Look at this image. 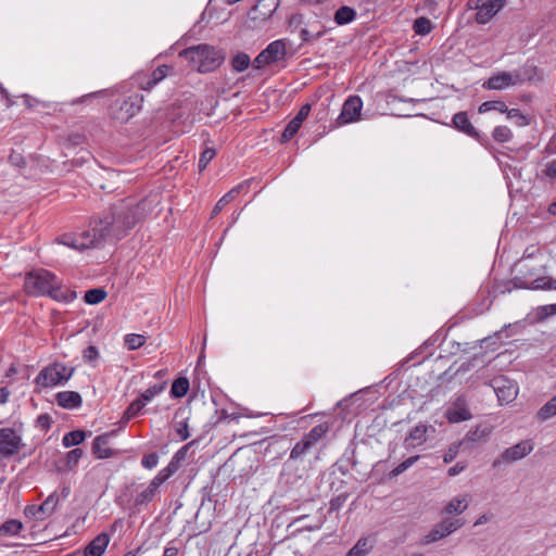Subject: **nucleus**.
Wrapping results in <instances>:
<instances>
[{
  "instance_id": "nucleus-1",
  "label": "nucleus",
  "mask_w": 556,
  "mask_h": 556,
  "mask_svg": "<svg viewBox=\"0 0 556 556\" xmlns=\"http://www.w3.org/2000/svg\"><path fill=\"white\" fill-rule=\"evenodd\" d=\"M149 208L147 199L136 203L129 199L122 200L113 204L102 217L92 220V231L99 232V238L103 241L109 238L119 240L144 218Z\"/></svg>"
},
{
  "instance_id": "nucleus-2",
  "label": "nucleus",
  "mask_w": 556,
  "mask_h": 556,
  "mask_svg": "<svg viewBox=\"0 0 556 556\" xmlns=\"http://www.w3.org/2000/svg\"><path fill=\"white\" fill-rule=\"evenodd\" d=\"M179 56L188 61L199 73H210L218 68L225 61L223 50L201 43L184 49Z\"/></svg>"
},
{
  "instance_id": "nucleus-3",
  "label": "nucleus",
  "mask_w": 556,
  "mask_h": 556,
  "mask_svg": "<svg viewBox=\"0 0 556 556\" xmlns=\"http://www.w3.org/2000/svg\"><path fill=\"white\" fill-rule=\"evenodd\" d=\"M56 281V276L47 269L33 270L25 276L24 290L33 296L48 295Z\"/></svg>"
},
{
  "instance_id": "nucleus-4",
  "label": "nucleus",
  "mask_w": 556,
  "mask_h": 556,
  "mask_svg": "<svg viewBox=\"0 0 556 556\" xmlns=\"http://www.w3.org/2000/svg\"><path fill=\"white\" fill-rule=\"evenodd\" d=\"M143 96L134 93L128 97H119L110 105V115L119 123H126L141 110Z\"/></svg>"
},
{
  "instance_id": "nucleus-5",
  "label": "nucleus",
  "mask_w": 556,
  "mask_h": 556,
  "mask_svg": "<svg viewBox=\"0 0 556 556\" xmlns=\"http://www.w3.org/2000/svg\"><path fill=\"white\" fill-rule=\"evenodd\" d=\"M74 368H67L62 363H52L43 367L35 379V383L41 388H50L65 384L73 376Z\"/></svg>"
},
{
  "instance_id": "nucleus-6",
  "label": "nucleus",
  "mask_w": 556,
  "mask_h": 556,
  "mask_svg": "<svg viewBox=\"0 0 556 556\" xmlns=\"http://www.w3.org/2000/svg\"><path fill=\"white\" fill-rule=\"evenodd\" d=\"M328 430L329 427L327 424H319L313 427L295 443L290 452L289 458L295 462H302Z\"/></svg>"
},
{
  "instance_id": "nucleus-7",
  "label": "nucleus",
  "mask_w": 556,
  "mask_h": 556,
  "mask_svg": "<svg viewBox=\"0 0 556 556\" xmlns=\"http://www.w3.org/2000/svg\"><path fill=\"white\" fill-rule=\"evenodd\" d=\"M56 241L72 249L83 251L90 248H99L104 241L100 240L99 232L84 231L79 236L64 233L56 238Z\"/></svg>"
},
{
  "instance_id": "nucleus-8",
  "label": "nucleus",
  "mask_w": 556,
  "mask_h": 556,
  "mask_svg": "<svg viewBox=\"0 0 556 556\" xmlns=\"http://www.w3.org/2000/svg\"><path fill=\"white\" fill-rule=\"evenodd\" d=\"M464 526V520L460 518H445L437 523L431 531L422 539L424 544H431L450 535L454 531Z\"/></svg>"
},
{
  "instance_id": "nucleus-9",
  "label": "nucleus",
  "mask_w": 556,
  "mask_h": 556,
  "mask_svg": "<svg viewBox=\"0 0 556 556\" xmlns=\"http://www.w3.org/2000/svg\"><path fill=\"white\" fill-rule=\"evenodd\" d=\"M22 438L12 428L0 429V458H9L23 446Z\"/></svg>"
},
{
  "instance_id": "nucleus-10",
  "label": "nucleus",
  "mask_w": 556,
  "mask_h": 556,
  "mask_svg": "<svg viewBox=\"0 0 556 556\" xmlns=\"http://www.w3.org/2000/svg\"><path fill=\"white\" fill-rule=\"evenodd\" d=\"M534 448V444L531 440H523L519 443L515 444L514 446H510L506 448L502 454L500 459H495L493 462V467L496 468L500 466V464L503 463H514L519 459H522L528 454H530Z\"/></svg>"
},
{
  "instance_id": "nucleus-11",
  "label": "nucleus",
  "mask_w": 556,
  "mask_h": 556,
  "mask_svg": "<svg viewBox=\"0 0 556 556\" xmlns=\"http://www.w3.org/2000/svg\"><path fill=\"white\" fill-rule=\"evenodd\" d=\"M363 108V101L358 96H350L343 103L340 115L336 124L342 126L359 119Z\"/></svg>"
},
{
  "instance_id": "nucleus-12",
  "label": "nucleus",
  "mask_w": 556,
  "mask_h": 556,
  "mask_svg": "<svg viewBox=\"0 0 556 556\" xmlns=\"http://www.w3.org/2000/svg\"><path fill=\"white\" fill-rule=\"evenodd\" d=\"M445 417L451 424L466 421L472 418L468 402L464 395H458L451 403L445 412Z\"/></svg>"
},
{
  "instance_id": "nucleus-13",
  "label": "nucleus",
  "mask_w": 556,
  "mask_h": 556,
  "mask_svg": "<svg viewBox=\"0 0 556 556\" xmlns=\"http://www.w3.org/2000/svg\"><path fill=\"white\" fill-rule=\"evenodd\" d=\"M279 4L280 0H258L249 12V17L256 25H260L273 16Z\"/></svg>"
},
{
  "instance_id": "nucleus-14",
  "label": "nucleus",
  "mask_w": 556,
  "mask_h": 556,
  "mask_svg": "<svg viewBox=\"0 0 556 556\" xmlns=\"http://www.w3.org/2000/svg\"><path fill=\"white\" fill-rule=\"evenodd\" d=\"M453 126L458 130L464 132L465 135L473 138L481 144H486L488 138L481 135L476 127L471 124L467 112H458L454 114L452 119Z\"/></svg>"
},
{
  "instance_id": "nucleus-15",
  "label": "nucleus",
  "mask_w": 556,
  "mask_h": 556,
  "mask_svg": "<svg viewBox=\"0 0 556 556\" xmlns=\"http://www.w3.org/2000/svg\"><path fill=\"white\" fill-rule=\"evenodd\" d=\"M511 283L518 289L530 290H556V279L551 276H542L528 282L523 277L516 276L511 279Z\"/></svg>"
},
{
  "instance_id": "nucleus-16",
  "label": "nucleus",
  "mask_w": 556,
  "mask_h": 556,
  "mask_svg": "<svg viewBox=\"0 0 556 556\" xmlns=\"http://www.w3.org/2000/svg\"><path fill=\"white\" fill-rule=\"evenodd\" d=\"M116 434L117 430H111L109 432L96 437L91 446L92 454L99 459L111 458L117 455V452L108 446L110 443V439L112 437H115Z\"/></svg>"
},
{
  "instance_id": "nucleus-17",
  "label": "nucleus",
  "mask_w": 556,
  "mask_h": 556,
  "mask_svg": "<svg viewBox=\"0 0 556 556\" xmlns=\"http://www.w3.org/2000/svg\"><path fill=\"white\" fill-rule=\"evenodd\" d=\"M493 389L501 403H510L517 395L516 386L507 378L501 376L496 377L492 381Z\"/></svg>"
},
{
  "instance_id": "nucleus-18",
  "label": "nucleus",
  "mask_w": 556,
  "mask_h": 556,
  "mask_svg": "<svg viewBox=\"0 0 556 556\" xmlns=\"http://www.w3.org/2000/svg\"><path fill=\"white\" fill-rule=\"evenodd\" d=\"M519 75L514 76L511 73L502 72L491 76L488 80L482 84V88L485 90H502L509 86L516 85Z\"/></svg>"
},
{
  "instance_id": "nucleus-19",
  "label": "nucleus",
  "mask_w": 556,
  "mask_h": 556,
  "mask_svg": "<svg viewBox=\"0 0 556 556\" xmlns=\"http://www.w3.org/2000/svg\"><path fill=\"white\" fill-rule=\"evenodd\" d=\"M161 485L162 483L153 478L149 485L135 497L134 509L140 511L142 507H147L159 494V488Z\"/></svg>"
},
{
  "instance_id": "nucleus-20",
  "label": "nucleus",
  "mask_w": 556,
  "mask_h": 556,
  "mask_svg": "<svg viewBox=\"0 0 556 556\" xmlns=\"http://www.w3.org/2000/svg\"><path fill=\"white\" fill-rule=\"evenodd\" d=\"M492 432V427L489 425H478L475 429L469 430L462 443L465 444V447H469L471 444L486 442Z\"/></svg>"
},
{
  "instance_id": "nucleus-21",
  "label": "nucleus",
  "mask_w": 556,
  "mask_h": 556,
  "mask_svg": "<svg viewBox=\"0 0 556 556\" xmlns=\"http://www.w3.org/2000/svg\"><path fill=\"white\" fill-rule=\"evenodd\" d=\"M169 70L170 66L165 64L157 66L151 74L140 78V89L146 91L151 90L154 86H156L161 80H163L167 76Z\"/></svg>"
},
{
  "instance_id": "nucleus-22",
  "label": "nucleus",
  "mask_w": 556,
  "mask_h": 556,
  "mask_svg": "<svg viewBox=\"0 0 556 556\" xmlns=\"http://www.w3.org/2000/svg\"><path fill=\"white\" fill-rule=\"evenodd\" d=\"M109 542L110 536L108 533L102 532L98 534L85 547L84 556H101L105 552Z\"/></svg>"
},
{
  "instance_id": "nucleus-23",
  "label": "nucleus",
  "mask_w": 556,
  "mask_h": 556,
  "mask_svg": "<svg viewBox=\"0 0 556 556\" xmlns=\"http://www.w3.org/2000/svg\"><path fill=\"white\" fill-rule=\"evenodd\" d=\"M58 405L65 409L80 407L83 404L81 395L76 391H62L55 394Z\"/></svg>"
},
{
  "instance_id": "nucleus-24",
  "label": "nucleus",
  "mask_w": 556,
  "mask_h": 556,
  "mask_svg": "<svg viewBox=\"0 0 556 556\" xmlns=\"http://www.w3.org/2000/svg\"><path fill=\"white\" fill-rule=\"evenodd\" d=\"M249 185H250V181L245 180V181L239 184L238 186H236L235 188H232L225 195H223L217 201L215 206L213 207L212 213H211V218H214L215 216H217L222 212V210L225 207V205H227L230 201H232L242 190L247 189L249 187Z\"/></svg>"
},
{
  "instance_id": "nucleus-25",
  "label": "nucleus",
  "mask_w": 556,
  "mask_h": 556,
  "mask_svg": "<svg viewBox=\"0 0 556 556\" xmlns=\"http://www.w3.org/2000/svg\"><path fill=\"white\" fill-rule=\"evenodd\" d=\"M473 8L477 10L475 21L481 25L486 24L497 13L488 0H478Z\"/></svg>"
},
{
  "instance_id": "nucleus-26",
  "label": "nucleus",
  "mask_w": 556,
  "mask_h": 556,
  "mask_svg": "<svg viewBox=\"0 0 556 556\" xmlns=\"http://www.w3.org/2000/svg\"><path fill=\"white\" fill-rule=\"evenodd\" d=\"M264 52L271 64L277 63L286 58V43L281 39L275 40L264 49Z\"/></svg>"
},
{
  "instance_id": "nucleus-27",
  "label": "nucleus",
  "mask_w": 556,
  "mask_h": 556,
  "mask_svg": "<svg viewBox=\"0 0 556 556\" xmlns=\"http://www.w3.org/2000/svg\"><path fill=\"white\" fill-rule=\"evenodd\" d=\"M356 11L349 7V5H342L340 7L333 15V21L337 25H346L353 22L356 18Z\"/></svg>"
},
{
  "instance_id": "nucleus-28",
  "label": "nucleus",
  "mask_w": 556,
  "mask_h": 556,
  "mask_svg": "<svg viewBox=\"0 0 556 556\" xmlns=\"http://www.w3.org/2000/svg\"><path fill=\"white\" fill-rule=\"evenodd\" d=\"M48 296L59 302L68 303L77 298V293L76 291L73 290H63L59 281H56L51 291L49 292Z\"/></svg>"
},
{
  "instance_id": "nucleus-29",
  "label": "nucleus",
  "mask_w": 556,
  "mask_h": 556,
  "mask_svg": "<svg viewBox=\"0 0 556 556\" xmlns=\"http://www.w3.org/2000/svg\"><path fill=\"white\" fill-rule=\"evenodd\" d=\"M59 503V496L55 493L50 494L40 505H38L37 513H41L38 519L42 520L53 514Z\"/></svg>"
},
{
  "instance_id": "nucleus-30",
  "label": "nucleus",
  "mask_w": 556,
  "mask_h": 556,
  "mask_svg": "<svg viewBox=\"0 0 556 556\" xmlns=\"http://www.w3.org/2000/svg\"><path fill=\"white\" fill-rule=\"evenodd\" d=\"M190 388V383L187 377H178L172 383L170 396L174 399H180L185 396Z\"/></svg>"
},
{
  "instance_id": "nucleus-31",
  "label": "nucleus",
  "mask_w": 556,
  "mask_h": 556,
  "mask_svg": "<svg viewBox=\"0 0 556 556\" xmlns=\"http://www.w3.org/2000/svg\"><path fill=\"white\" fill-rule=\"evenodd\" d=\"M87 437V432L84 430H73L64 434L62 444L65 447L77 446L81 444Z\"/></svg>"
},
{
  "instance_id": "nucleus-32",
  "label": "nucleus",
  "mask_w": 556,
  "mask_h": 556,
  "mask_svg": "<svg viewBox=\"0 0 556 556\" xmlns=\"http://www.w3.org/2000/svg\"><path fill=\"white\" fill-rule=\"evenodd\" d=\"M23 529V523L17 519H9L0 526L1 536L16 535Z\"/></svg>"
},
{
  "instance_id": "nucleus-33",
  "label": "nucleus",
  "mask_w": 556,
  "mask_h": 556,
  "mask_svg": "<svg viewBox=\"0 0 556 556\" xmlns=\"http://www.w3.org/2000/svg\"><path fill=\"white\" fill-rule=\"evenodd\" d=\"M108 293L103 288H93L86 291L84 295V301L87 304L96 305L101 303L105 298Z\"/></svg>"
},
{
  "instance_id": "nucleus-34",
  "label": "nucleus",
  "mask_w": 556,
  "mask_h": 556,
  "mask_svg": "<svg viewBox=\"0 0 556 556\" xmlns=\"http://www.w3.org/2000/svg\"><path fill=\"white\" fill-rule=\"evenodd\" d=\"M433 28L432 22L425 16H420L414 21L413 29L416 35L426 36L431 33Z\"/></svg>"
},
{
  "instance_id": "nucleus-35",
  "label": "nucleus",
  "mask_w": 556,
  "mask_h": 556,
  "mask_svg": "<svg viewBox=\"0 0 556 556\" xmlns=\"http://www.w3.org/2000/svg\"><path fill=\"white\" fill-rule=\"evenodd\" d=\"M427 427L424 425L415 426L410 429L406 442L410 441L412 445L421 444L426 441Z\"/></svg>"
},
{
  "instance_id": "nucleus-36",
  "label": "nucleus",
  "mask_w": 556,
  "mask_h": 556,
  "mask_svg": "<svg viewBox=\"0 0 556 556\" xmlns=\"http://www.w3.org/2000/svg\"><path fill=\"white\" fill-rule=\"evenodd\" d=\"M372 548L366 538L359 539L356 544L346 553V556H366Z\"/></svg>"
},
{
  "instance_id": "nucleus-37",
  "label": "nucleus",
  "mask_w": 556,
  "mask_h": 556,
  "mask_svg": "<svg viewBox=\"0 0 556 556\" xmlns=\"http://www.w3.org/2000/svg\"><path fill=\"white\" fill-rule=\"evenodd\" d=\"M180 464L172 457L168 465L163 468L154 478L162 484L168 480L180 468Z\"/></svg>"
},
{
  "instance_id": "nucleus-38",
  "label": "nucleus",
  "mask_w": 556,
  "mask_h": 556,
  "mask_svg": "<svg viewBox=\"0 0 556 556\" xmlns=\"http://www.w3.org/2000/svg\"><path fill=\"white\" fill-rule=\"evenodd\" d=\"M251 64L250 56L245 52H238L232 59H231V67L236 72H243L245 71Z\"/></svg>"
},
{
  "instance_id": "nucleus-39",
  "label": "nucleus",
  "mask_w": 556,
  "mask_h": 556,
  "mask_svg": "<svg viewBox=\"0 0 556 556\" xmlns=\"http://www.w3.org/2000/svg\"><path fill=\"white\" fill-rule=\"evenodd\" d=\"M84 456V450L80 448V447H76L72 451H70L68 453H66L65 455V459H64V468L65 469H68V470H72L74 469L79 459Z\"/></svg>"
},
{
  "instance_id": "nucleus-40",
  "label": "nucleus",
  "mask_w": 556,
  "mask_h": 556,
  "mask_svg": "<svg viewBox=\"0 0 556 556\" xmlns=\"http://www.w3.org/2000/svg\"><path fill=\"white\" fill-rule=\"evenodd\" d=\"M556 415V395L545 403L538 412L540 420H547Z\"/></svg>"
},
{
  "instance_id": "nucleus-41",
  "label": "nucleus",
  "mask_w": 556,
  "mask_h": 556,
  "mask_svg": "<svg viewBox=\"0 0 556 556\" xmlns=\"http://www.w3.org/2000/svg\"><path fill=\"white\" fill-rule=\"evenodd\" d=\"M146 404L147 403L140 396L134 400L126 408L123 418L130 420L131 418L136 417L143 409Z\"/></svg>"
},
{
  "instance_id": "nucleus-42",
  "label": "nucleus",
  "mask_w": 556,
  "mask_h": 556,
  "mask_svg": "<svg viewBox=\"0 0 556 556\" xmlns=\"http://www.w3.org/2000/svg\"><path fill=\"white\" fill-rule=\"evenodd\" d=\"M507 117L515 121L517 126H528L531 123V118L525 115L519 109H508L505 112Z\"/></svg>"
},
{
  "instance_id": "nucleus-43",
  "label": "nucleus",
  "mask_w": 556,
  "mask_h": 556,
  "mask_svg": "<svg viewBox=\"0 0 556 556\" xmlns=\"http://www.w3.org/2000/svg\"><path fill=\"white\" fill-rule=\"evenodd\" d=\"M492 138L498 143H504L513 138V134L507 126H496L492 131Z\"/></svg>"
},
{
  "instance_id": "nucleus-44",
  "label": "nucleus",
  "mask_w": 556,
  "mask_h": 556,
  "mask_svg": "<svg viewBox=\"0 0 556 556\" xmlns=\"http://www.w3.org/2000/svg\"><path fill=\"white\" fill-rule=\"evenodd\" d=\"M491 110L498 111L501 113H505L507 111V105L505 102L501 100H494V101H485L482 104H480L478 112L479 113H486Z\"/></svg>"
},
{
  "instance_id": "nucleus-45",
  "label": "nucleus",
  "mask_w": 556,
  "mask_h": 556,
  "mask_svg": "<svg viewBox=\"0 0 556 556\" xmlns=\"http://www.w3.org/2000/svg\"><path fill=\"white\" fill-rule=\"evenodd\" d=\"M419 457H420L419 455L410 456L407 459H405L404 462H402L401 464H399L395 468H393L389 472V478L393 479V478L400 476L401 473H403L410 466H413L419 459Z\"/></svg>"
},
{
  "instance_id": "nucleus-46",
  "label": "nucleus",
  "mask_w": 556,
  "mask_h": 556,
  "mask_svg": "<svg viewBox=\"0 0 556 556\" xmlns=\"http://www.w3.org/2000/svg\"><path fill=\"white\" fill-rule=\"evenodd\" d=\"M301 126L302 124L292 118L287 124L285 130L282 131L280 141L288 142L289 140H291L294 137V135L299 131Z\"/></svg>"
},
{
  "instance_id": "nucleus-47",
  "label": "nucleus",
  "mask_w": 556,
  "mask_h": 556,
  "mask_svg": "<svg viewBox=\"0 0 556 556\" xmlns=\"http://www.w3.org/2000/svg\"><path fill=\"white\" fill-rule=\"evenodd\" d=\"M146 342V337L142 334L130 333L125 337V344L128 346V350L135 351L141 348Z\"/></svg>"
},
{
  "instance_id": "nucleus-48",
  "label": "nucleus",
  "mask_w": 556,
  "mask_h": 556,
  "mask_svg": "<svg viewBox=\"0 0 556 556\" xmlns=\"http://www.w3.org/2000/svg\"><path fill=\"white\" fill-rule=\"evenodd\" d=\"M467 508V504H464L463 500L457 497L451 500L444 507L446 514H462Z\"/></svg>"
},
{
  "instance_id": "nucleus-49",
  "label": "nucleus",
  "mask_w": 556,
  "mask_h": 556,
  "mask_svg": "<svg viewBox=\"0 0 556 556\" xmlns=\"http://www.w3.org/2000/svg\"><path fill=\"white\" fill-rule=\"evenodd\" d=\"M166 387V382L153 384L149 387L144 392L140 394V397L147 403L151 401L155 395L161 393Z\"/></svg>"
},
{
  "instance_id": "nucleus-50",
  "label": "nucleus",
  "mask_w": 556,
  "mask_h": 556,
  "mask_svg": "<svg viewBox=\"0 0 556 556\" xmlns=\"http://www.w3.org/2000/svg\"><path fill=\"white\" fill-rule=\"evenodd\" d=\"M216 155V150L213 149V148H206L200 155V160H199V170L200 172H203L207 164L214 159V156Z\"/></svg>"
},
{
  "instance_id": "nucleus-51",
  "label": "nucleus",
  "mask_w": 556,
  "mask_h": 556,
  "mask_svg": "<svg viewBox=\"0 0 556 556\" xmlns=\"http://www.w3.org/2000/svg\"><path fill=\"white\" fill-rule=\"evenodd\" d=\"M462 446L465 447V444L462 443V440L459 442H455V443L451 444L450 447L447 448V451L443 455V462L445 464L452 463L456 458Z\"/></svg>"
},
{
  "instance_id": "nucleus-52",
  "label": "nucleus",
  "mask_w": 556,
  "mask_h": 556,
  "mask_svg": "<svg viewBox=\"0 0 556 556\" xmlns=\"http://www.w3.org/2000/svg\"><path fill=\"white\" fill-rule=\"evenodd\" d=\"M199 442V439H194L189 443L181 446L173 456L175 462H178L180 465L186 460L189 450Z\"/></svg>"
},
{
  "instance_id": "nucleus-53",
  "label": "nucleus",
  "mask_w": 556,
  "mask_h": 556,
  "mask_svg": "<svg viewBox=\"0 0 556 556\" xmlns=\"http://www.w3.org/2000/svg\"><path fill=\"white\" fill-rule=\"evenodd\" d=\"M157 463L159 454L156 452L146 454L141 459V465L146 469H153L154 467H156Z\"/></svg>"
},
{
  "instance_id": "nucleus-54",
  "label": "nucleus",
  "mask_w": 556,
  "mask_h": 556,
  "mask_svg": "<svg viewBox=\"0 0 556 556\" xmlns=\"http://www.w3.org/2000/svg\"><path fill=\"white\" fill-rule=\"evenodd\" d=\"M53 420L49 414H41L36 419V426L43 431L50 430Z\"/></svg>"
},
{
  "instance_id": "nucleus-55",
  "label": "nucleus",
  "mask_w": 556,
  "mask_h": 556,
  "mask_svg": "<svg viewBox=\"0 0 556 556\" xmlns=\"http://www.w3.org/2000/svg\"><path fill=\"white\" fill-rule=\"evenodd\" d=\"M346 500H348L346 493L339 494L338 496L331 498L330 503H329V510L330 511L339 510L343 506V504L346 502Z\"/></svg>"
},
{
  "instance_id": "nucleus-56",
  "label": "nucleus",
  "mask_w": 556,
  "mask_h": 556,
  "mask_svg": "<svg viewBox=\"0 0 556 556\" xmlns=\"http://www.w3.org/2000/svg\"><path fill=\"white\" fill-rule=\"evenodd\" d=\"M254 70H262L266 65H270V61L268 60L266 53L261 51L257 56L251 63Z\"/></svg>"
},
{
  "instance_id": "nucleus-57",
  "label": "nucleus",
  "mask_w": 556,
  "mask_h": 556,
  "mask_svg": "<svg viewBox=\"0 0 556 556\" xmlns=\"http://www.w3.org/2000/svg\"><path fill=\"white\" fill-rule=\"evenodd\" d=\"M99 357L98 349L94 345H89L83 351V358L85 362L92 363Z\"/></svg>"
},
{
  "instance_id": "nucleus-58",
  "label": "nucleus",
  "mask_w": 556,
  "mask_h": 556,
  "mask_svg": "<svg viewBox=\"0 0 556 556\" xmlns=\"http://www.w3.org/2000/svg\"><path fill=\"white\" fill-rule=\"evenodd\" d=\"M176 433L179 435L181 441H185L189 438L190 433L188 429L187 419L177 422Z\"/></svg>"
},
{
  "instance_id": "nucleus-59",
  "label": "nucleus",
  "mask_w": 556,
  "mask_h": 556,
  "mask_svg": "<svg viewBox=\"0 0 556 556\" xmlns=\"http://www.w3.org/2000/svg\"><path fill=\"white\" fill-rule=\"evenodd\" d=\"M311 109H312V106L308 103L302 105L301 109L299 110L298 114L293 117V119H295L296 122L302 124L307 118V116L311 112Z\"/></svg>"
},
{
  "instance_id": "nucleus-60",
  "label": "nucleus",
  "mask_w": 556,
  "mask_h": 556,
  "mask_svg": "<svg viewBox=\"0 0 556 556\" xmlns=\"http://www.w3.org/2000/svg\"><path fill=\"white\" fill-rule=\"evenodd\" d=\"M543 174L549 179L556 180V160H553L545 165Z\"/></svg>"
},
{
  "instance_id": "nucleus-61",
  "label": "nucleus",
  "mask_w": 556,
  "mask_h": 556,
  "mask_svg": "<svg viewBox=\"0 0 556 556\" xmlns=\"http://www.w3.org/2000/svg\"><path fill=\"white\" fill-rule=\"evenodd\" d=\"M9 161L11 164L17 167H24L26 165L24 156L20 153L12 152L9 156Z\"/></svg>"
},
{
  "instance_id": "nucleus-62",
  "label": "nucleus",
  "mask_w": 556,
  "mask_h": 556,
  "mask_svg": "<svg viewBox=\"0 0 556 556\" xmlns=\"http://www.w3.org/2000/svg\"><path fill=\"white\" fill-rule=\"evenodd\" d=\"M324 35V31H318L315 35H312L306 28L301 29L300 36L303 42H308L313 39H318Z\"/></svg>"
},
{
  "instance_id": "nucleus-63",
  "label": "nucleus",
  "mask_w": 556,
  "mask_h": 556,
  "mask_svg": "<svg viewBox=\"0 0 556 556\" xmlns=\"http://www.w3.org/2000/svg\"><path fill=\"white\" fill-rule=\"evenodd\" d=\"M466 468H467L466 462H458L447 470V475L450 477H454V476L463 472Z\"/></svg>"
},
{
  "instance_id": "nucleus-64",
  "label": "nucleus",
  "mask_w": 556,
  "mask_h": 556,
  "mask_svg": "<svg viewBox=\"0 0 556 556\" xmlns=\"http://www.w3.org/2000/svg\"><path fill=\"white\" fill-rule=\"evenodd\" d=\"M546 151L548 153H556V132L553 135L549 142L547 143Z\"/></svg>"
}]
</instances>
